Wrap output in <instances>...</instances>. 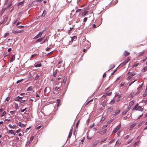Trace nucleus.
Wrapping results in <instances>:
<instances>
[{
	"instance_id": "1",
	"label": "nucleus",
	"mask_w": 147,
	"mask_h": 147,
	"mask_svg": "<svg viewBox=\"0 0 147 147\" xmlns=\"http://www.w3.org/2000/svg\"><path fill=\"white\" fill-rule=\"evenodd\" d=\"M138 104H137L134 107L133 109H134L136 111H142L143 110V108L142 107L138 106Z\"/></svg>"
},
{
	"instance_id": "2",
	"label": "nucleus",
	"mask_w": 147,
	"mask_h": 147,
	"mask_svg": "<svg viewBox=\"0 0 147 147\" xmlns=\"http://www.w3.org/2000/svg\"><path fill=\"white\" fill-rule=\"evenodd\" d=\"M107 126V125H104L102 127V131H101L102 134L105 133L106 132V127Z\"/></svg>"
},
{
	"instance_id": "3",
	"label": "nucleus",
	"mask_w": 147,
	"mask_h": 147,
	"mask_svg": "<svg viewBox=\"0 0 147 147\" xmlns=\"http://www.w3.org/2000/svg\"><path fill=\"white\" fill-rule=\"evenodd\" d=\"M42 32H40L34 38V39H37L40 37L42 34Z\"/></svg>"
},
{
	"instance_id": "4",
	"label": "nucleus",
	"mask_w": 147,
	"mask_h": 147,
	"mask_svg": "<svg viewBox=\"0 0 147 147\" xmlns=\"http://www.w3.org/2000/svg\"><path fill=\"white\" fill-rule=\"evenodd\" d=\"M131 72H129L127 74V76H129L127 78V80H129L132 78V76L131 75Z\"/></svg>"
},
{
	"instance_id": "5",
	"label": "nucleus",
	"mask_w": 147,
	"mask_h": 147,
	"mask_svg": "<svg viewBox=\"0 0 147 147\" xmlns=\"http://www.w3.org/2000/svg\"><path fill=\"white\" fill-rule=\"evenodd\" d=\"M50 89H49L47 87L45 88L44 90V93L48 94L50 92Z\"/></svg>"
},
{
	"instance_id": "6",
	"label": "nucleus",
	"mask_w": 147,
	"mask_h": 147,
	"mask_svg": "<svg viewBox=\"0 0 147 147\" xmlns=\"http://www.w3.org/2000/svg\"><path fill=\"white\" fill-rule=\"evenodd\" d=\"M73 130V128H71V129L70 131H69V134L68 137V138H70L71 137V135H72V134Z\"/></svg>"
},
{
	"instance_id": "7",
	"label": "nucleus",
	"mask_w": 147,
	"mask_h": 147,
	"mask_svg": "<svg viewBox=\"0 0 147 147\" xmlns=\"http://www.w3.org/2000/svg\"><path fill=\"white\" fill-rule=\"evenodd\" d=\"M141 89L139 87L138 88H137L138 92L136 93H135L134 92H133V94L134 95H138L140 93Z\"/></svg>"
},
{
	"instance_id": "8",
	"label": "nucleus",
	"mask_w": 147,
	"mask_h": 147,
	"mask_svg": "<svg viewBox=\"0 0 147 147\" xmlns=\"http://www.w3.org/2000/svg\"><path fill=\"white\" fill-rule=\"evenodd\" d=\"M15 55H13L12 57H11L10 60L9 61V62L11 63L15 59Z\"/></svg>"
},
{
	"instance_id": "9",
	"label": "nucleus",
	"mask_w": 147,
	"mask_h": 147,
	"mask_svg": "<svg viewBox=\"0 0 147 147\" xmlns=\"http://www.w3.org/2000/svg\"><path fill=\"white\" fill-rule=\"evenodd\" d=\"M120 129V128L118 126H117L115 129L113 130V132H117Z\"/></svg>"
},
{
	"instance_id": "10",
	"label": "nucleus",
	"mask_w": 147,
	"mask_h": 147,
	"mask_svg": "<svg viewBox=\"0 0 147 147\" xmlns=\"http://www.w3.org/2000/svg\"><path fill=\"white\" fill-rule=\"evenodd\" d=\"M87 9H86L84 12H83L82 13V15L85 16L88 13V11H87Z\"/></svg>"
},
{
	"instance_id": "11",
	"label": "nucleus",
	"mask_w": 147,
	"mask_h": 147,
	"mask_svg": "<svg viewBox=\"0 0 147 147\" xmlns=\"http://www.w3.org/2000/svg\"><path fill=\"white\" fill-rule=\"evenodd\" d=\"M41 63H39L38 64H36V63H35L34 65V66L35 67H40L41 66Z\"/></svg>"
},
{
	"instance_id": "12",
	"label": "nucleus",
	"mask_w": 147,
	"mask_h": 147,
	"mask_svg": "<svg viewBox=\"0 0 147 147\" xmlns=\"http://www.w3.org/2000/svg\"><path fill=\"white\" fill-rule=\"evenodd\" d=\"M129 54V53L126 51H125L124 53V56L125 57L127 56Z\"/></svg>"
},
{
	"instance_id": "13",
	"label": "nucleus",
	"mask_w": 147,
	"mask_h": 147,
	"mask_svg": "<svg viewBox=\"0 0 147 147\" xmlns=\"http://www.w3.org/2000/svg\"><path fill=\"white\" fill-rule=\"evenodd\" d=\"M24 1H21V2L19 3H18V5H17V6H19V5H24Z\"/></svg>"
},
{
	"instance_id": "14",
	"label": "nucleus",
	"mask_w": 147,
	"mask_h": 147,
	"mask_svg": "<svg viewBox=\"0 0 147 147\" xmlns=\"http://www.w3.org/2000/svg\"><path fill=\"white\" fill-rule=\"evenodd\" d=\"M7 17H5L4 18V19L3 20V21L2 23L4 24V23H5L7 21Z\"/></svg>"
},
{
	"instance_id": "15",
	"label": "nucleus",
	"mask_w": 147,
	"mask_h": 147,
	"mask_svg": "<svg viewBox=\"0 0 147 147\" xmlns=\"http://www.w3.org/2000/svg\"><path fill=\"white\" fill-rule=\"evenodd\" d=\"M8 132L9 133L12 134L14 135H15L16 134L12 130H9L8 131Z\"/></svg>"
},
{
	"instance_id": "16",
	"label": "nucleus",
	"mask_w": 147,
	"mask_h": 147,
	"mask_svg": "<svg viewBox=\"0 0 147 147\" xmlns=\"http://www.w3.org/2000/svg\"><path fill=\"white\" fill-rule=\"evenodd\" d=\"M43 38H41L38 39L36 41V42H38L41 41L43 39Z\"/></svg>"
},
{
	"instance_id": "17",
	"label": "nucleus",
	"mask_w": 147,
	"mask_h": 147,
	"mask_svg": "<svg viewBox=\"0 0 147 147\" xmlns=\"http://www.w3.org/2000/svg\"><path fill=\"white\" fill-rule=\"evenodd\" d=\"M136 124H134L132 125L130 127L129 130H131L135 126Z\"/></svg>"
},
{
	"instance_id": "18",
	"label": "nucleus",
	"mask_w": 147,
	"mask_h": 147,
	"mask_svg": "<svg viewBox=\"0 0 147 147\" xmlns=\"http://www.w3.org/2000/svg\"><path fill=\"white\" fill-rule=\"evenodd\" d=\"M113 109V107H110L108 109V111L109 112H111Z\"/></svg>"
},
{
	"instance_id": "19",
	"label": "nucleus",
	"mask_w": 147,
	"mask_h": 147,
	"mask_svg": "<svg viewBox=\"0 0 147 147\" xmlns=\"http://www.w3.org/2000/svg\"><path fill=\"white\" fill-rule=\"evenodd\" d=\"M46 13H47V12L46 11V10H44V11H43V13H42V16L44 17L45 16V15H46Z\"/></svg>"
},
{
	"instance_id": "20",
	"label": "nucleus",
	"mask_w": 147,
	"mask_h": 147,
	"mask_svg": "<svg viewBox=\"0 0 147 147\" xmlns=\"http://www.w3.org/2000/svg\"><path fill=\"white\" fill-rule=\"evenodd\" d=\"M99 141H96L94 143V144H93V146H95L96 145L99 143Z\"/></svg>"
},
{
	"instance_id": "21",
	"label": "nucleus",
	"mask_w": 147,
	"mask_h": 147,
	"mask_svg": "<svg viewBox=\"0 0 147 147\" xmlns=\"http://www.w3.org/2000/svg\"><path fill=\"white\" fill-rule=\"evenodd\" d=\"M12 32L13 33H14V34H16L18 33H20L21 32V31H18L17 30H12Z\"/></svg>"
},
{
	"instance_id": "22",
	"label": "nucleus",
	"mask_w": 147,
	"mask_h": 147,
	"mask_svg": "<svg viewBox=\"0 0 147 147\" xmlns=\"http://www.w3.org/2000/svg\"><path fill=\"white\" fill-rule=\"evenodd\" d=\"M134 101H131L129 103V106H130V107L131 106L134 104Z\"/></svg>"
},
{
	"instance_id": "23",
	"label": "nucleus",
	"mask_w": 147,
	"mask_h": 147,
	"mask_svg": "<svg viewBox=\"0 0 147 147\" xmlns=\"http://www.w3.org/2000/svg\"><path fill=\"white\" fill-rule=\"evenodd\" d=\"M125 64H126L124 62L122 63L121 64H120L119 65V67H123L124 65H125Z\"/></svg>"
},
{
	"instance_id": "24",
	"label": "nucleus",
	"mask_w": 147,
	"mask_h": 147,
	"mask_svg": "<svg viewBox=\"0 0 147 147\" xmlns=\"http://www.w3.org/2000/svg\"><path fill=\"white\" fill-rule=\"evenodd\" d=\"M93 99H92L90 100H89V101L87 102L86 104V105H85L86 106L87 105H88L91 102L93 101Z\"/></svg>"
},
{
	"instance_id": "25",
	"label": "nucleus",
	"mask_w": 147,
	"mask_h": 147,
	"mask_svg": "<svg viewBox=\"0 0 147 147\" xmlns=\"http://www.w3.org/2000/svg\"><path fill=\"white\" fill-rule=\"evenodd\" d=\"M147 70V66L145 67L142 70V72H145L146 70Z\"/></svg>"
},
{
	"instance_id": "26",
	"label": "nucleus",
	"mask_w": 147,
	"mask_h": 147,
	"mask_svg": "<svg viewBox=\"0 0 147 147\" xmlns=\"http://www.w3.org/2000/svg\"><path fill=\"white\" fill-rule=\"evenodd\" d=\"M19 126L20 127H21L22 126V127H24L25 126V125H24L23 124V123H21V122H19Z\"/></svg>"
},
{
	"instance_id": "27",
	"label": "nucleus",
	"mask_w": 147,
	"mask_h": 147,
	"mask_svg": "<svg viewBox=\"0 0 147 147\" xmlns=\"http://www.w3.org/2000/svg\"><path fill=\"white\" fill-rule=\"evenodd\" d=\"M26 100H21V101H20V105H22L23 104V103Z\"/></svg>"
},
{
	"instance_id": "28",
	"label": "nucleus",
	"mask_w": 147,
	"mask_h": 147,
	"mask_svg": "<svg viewBox=\"0 0 147 147\" xmlns=\"http://www.w3.org/2000/svg\"><path fill=\"white\" fill-rule=\"evenodd\" d=\"M120 112V111L119 109H118L115 111V114L116 115H118Z\"/></svg>"
},
{
	"instance_id": "29",
	"label": "nucleus",
	"mask_w": 147,
	"mask_h": 147,
	"mask_svg": "<svg viewBox=\"0 0 147 147\" xmlns=\"http://www.w3.org/2000/svg\"><path fill=\"white\" fill-rule=\"evenodd\" d=\"M128 111V110L124 111H123V112L122 115H125L126 114V113Z\"/></svg>"
},
{
	"instance_id": "30",
	"label": "nucleus",
	"mask_w": 147,
	"mask_h": 147,
	"mask_svg": "<svg viewBox=\"0 0 147 147\" xmlns=\"http://www.w3.org/2000/svg\"><path fill=\"white\" fill-rule=\"evenodd\" d=\"M130 60V59L128 58H127V59L125 61V62H124L125 64L127 63V62H128V61Z\"/></svg>"
},
{
	"instance_id": "31",
	"label": "nucleus",
	"mask_w": 147,
	"mask_h": 147,
	"mask_svg": "<svg viewBox=\"0 0 147 147\" xmlns=\"http://www.w3.org/2000/svg\"><path fill=\"white\" fill-rule=\"evenodd\" d=\"M76 36H73V37H72L71 38V41H73L74 40H75V39H76Z\"/></svg>"
},
{
	"instance_id": "32",
	"label": "nucleus",
	"mask_w": 147,
	"mask_h": 147,
	"mask_svg": "<svg viewBox=\"0 0 147 147\" xmlns=\"http://www.w3.org/2000/svg\"><path fill=\"white\" fill-rule=\"evenodd\" d=\"M145 51H143V52H142L138 56V57H140L144 55V53Z\"/></svg>"
},
{
	"instance_id": "33",
	"label": "nucleus",
	"mask_w": 147,
	"mask_h": 147,
	"mask_svg": "<svg viewBox=\"0 0 147 147\" xmlns=\"http://www.w3.org/2000/svg\"><path fill=\"white\" fill-rule=\"evenodd\" d=\"M139 143V142L138 141H137V142H135L133 144L134 146H136V145H138Z\"/></svg>"
},
{
	"instance_id": "34",
	"label": "nucleus",
	"mask_w": 147,
	"mask_h": 147,
	"mask_svg": "<svg viewBox=\"0 0 147 147\" xmlns=\"http://www.w3.org/2000/svg\"><path fill=\"white\" fill-rule=\"evenodd\" d=\"M147 95V91H145L143 95V97H145Z\"/></svg>"
},
{
	"instance_id": "35",
	"label": "nucleus",
	"mask_w": 147,
	"mask_h": 147,
	"mask_svg": "<svg viewBox=\"0 0 147 147\" xmlns=\"http://www.w3.org/2000/svg\"><path fill=\"white\" fill-rule=\"evenodd\" d=\"M40 76V75H37L35 78V80H38V78Z\"/></svg>"
},
{
	"instance_id": "36",
	"label": "nucleus",
	"mask_w": 147,
	"mask_h": 147,
	"mask_svg": "<svg viewBox=\"0 0 147 147\" xmlns=\"http://www.w3.org/2000/svg\"><path fill=\"white\" fill-rule=\"evenodd\" d=\"M142 102L145 103L146 104H147V99L146 100H144L142 101Z\"/></svg>"
},
{
	"instance_id": "37",
	"label": "nucleus",
	"mask_w": 147,
	"mask_h": 147,
	"mask_svg": "<svg viewBox=\"0 0 147 147\" xmlns=\"http://www.w3.org/2000/svg\"><path fill=\"white\" fill-rule=\"evenodd\" d=\"M115 102V100L114 99H113L111 100L110 102V103L111 104H113Z\"/></svg>"
},
{
	"instance_id": "38",
	"label": "nucleus",
	"mask_w": 147,
	"mask_h": 147,
	"mask_svg": "<svg viewBox=\"0 0 147 147\" xmlns=\"http://www.w3.org/2000/svg\"><path fill=\"white\" fill-rule=\"evenodd\" d=\"M32 90V87H30L28 88V89H27V91H30L31 90Z\"/></svg>"
},
{
	"instance_id": "39",
	"label": "nucleus",
	"mask_w": 147,
	"mask_h": 147,
	"mask_svg": "<svg viewBox=\"0 0 147 147\" xmlns=\"http://www.w3.org/2000/svg\"><path fill=\"white\" fill-rule=\"evenodd\" d=\"M9 35V33H5L4 35V37H6L7 36H8Z\"/></svg>"
},
{
	"instance_id": "40",
	"label": "nucleus",
	"mask_w": 147,
	"mask_h": 147,
	"mask_svg": "<svg viewBox=\"0 0 147 147\" xmlns=\"http://www.w3.org/2000/svg\"><path fill=\"white\" fill-rule=\"evenodd\" d=\"M113 119H111V120H110L107 123V125L109 124V123H111V122L112 121H113Z\"/></svg>"
},
{
	"instance_id": "41",
	"label": "nucleus",
	"mask_w": 147,
	"mask_h": 147,
	"mask_svg": "<svg viewBox=\"0 0 147 147\" xmlns=\"http://www.w3.org/2000/svg\"><path fill=\"white\" fill-rule=\"evenodd\" d=\"M6 114V112L5 111H4L2 114L1 115V116L3 117Z\"/></svg>"
},
{
	"instance_id": "42",
	"label": "nucleus",
	"mask_w": 147,
	"mask_h": 147,
	"mask_svg": "<svg viewBox=\"0 0 147 147\" xmlns=\"http://www.w3.org/2000/svg\"><path fill=\"white\" fill-rule=\"evenodd\" d=\"M34 138V136H32L30 137V141H32L33 140V139Z\"/></svg>"
},
{
	"instance_id": "43",
	"label": "nucleus",
	"mask_w": 147,
	"mask_h": 147,
	"mask_svg": "<svg viewBox=\"0 0 147 147\" xmlns=\"http://www.w3.org/2000/svg\"><path fill=\"white\" fill-rule=\"evenodd\" d=\"M57 73V72L55 71L53 72V75L55 77V75Z\"/></svg>"
},
{
	"instance_id": "44",
	"label": "nucleus",
	"mask_w": 147,
	"mask_h": 147,
	"mask_svg": "<svg viewBox=\"0 0 147 147\" xmlns=\"http://www.w3.org/2000/svg\"><path fill=\"white\" fill-rule=\"evenodd\" d=\"M138 65H139V63H137L136 64L134 65H133L132 67H137L138 66Z\"/></svg>"
},
{
	"instance_id": "45",
	"label": "nucleus",
	"mask_w": 147,
	"mask_h": 147,
	"mask_svg": "<svg viewBox=\"0 0 147 147\" xmlns=\"http://www.w3.org/2000/svg\"><path fill=\"white\" fill-rule=\"evenodd\" d=\"M27 109V108H26L25 109H22V110H21V112H24V111H26V109Z\"/></svg>"
},
{
	"instance_id": "46",
	"label": "nucleus",
	"mask_w": 147,
	"mask_h": 147,
	"mask_svg": "<svg viewBox=\"0 0 147 147\" xmlns=\"http://www.w3.org/2000/svg\"><path fill=\"white\" fill-rule=\"evenodd\" d=\"M67 80V78H65L63 80V83H65L66 82Z\"/></svg>"
},
{
	"instance_id": "47",
	"label": "nucleus",
	"mask_w": 147,
	"mask_h": 147,
	"mask_svg": "<svg viewBox=\"0 0 147 147\" xmlns=\"http://www.w3.org/2000/svg\"><path fill=\"white\" fill-rule=\"evenodd\" d=\"M111 93H112L111 92H107V93H106V94L107 95L109 96L111 94Z\"/></svg>"
},
{
	"instance_id": "48",
	"label": "nucleus",
	"mask_w": 147,
	"mask_h": 147,
	"mask_svg": "<svg viewBox=\"0 0 147 147\" xmlns=\"http://www.w3.org/2000/svg\"><path fill=\"white\" fill-rule=\"evenodd\" d=\"M14 100L16 101H20V99L17 97V98H16Z\"/></svg>"
},
{
	"instance_id": "49",
	"label": "nucleus",
	"mask_w": 147,
	"mask_h": 147,
	"mask_svg": "<svg viewBox=\"0 0 147 147\" xmlns=\"http://www.w3.org/2000/svg\"><path fill=\"white\" fill-rule=\"evenodd\" d=\"M57 102H58V104L57 105V106L58 107L59 106V102H60V100L59 99H58L57 100Z\"/></svg>"
},
{
	"instance_id": "50",
	"label": "nucleus",
	"mask_w": 147,
	"mask_h": 147,
	"mask_svg": "<svg viewBox=\"0 0 147 147\" xmlns=\"http://www.w3.org/2000/svg\"><path fill=\"white\" fill-rule=\"evenodd\" d=\"M87 18L86 17V18H84V22H86L87 21Z\"/></svg>"
},
{
	"instance_id": "51",
	"label": "nucleus",
	"mask_w": 147,
	"mask_h": 147,
	"mask_svg": "<svg viewBox=\"0 0 147 147\" xmlns=\"http://www.w3.org/2000/svg\"><path fill=\"white\" fill-rule=\"evenodd\" d=\"M124 82H122L120 86L122 87L124 86Z\"/></svg>"
},
{
	"instance_id": "52",
	"label": "nucleus",
	"mask_w": 147,
	"mask_h": 147,
	"mask_svg": "<svg viewBox=\"0 0 147 147\" xmlns=\"http://www.w3.org/2000/svg\"><path fill=\"white\" fill-rule=\"evenodd\" d=\"M107 140V138H105V139H104V140H102L100 142V143H101L102 142H105V141H106Z\"/></svg>"
},
{
	"instance_id": "53",
	"label": "nucleus",
	"mask_w": 147,
	"mask_h": 147,
	"mask_svg": "<svg viewBox=\"0 0 147 147\" xmlns=\"http://www.w3.org/2000/svg\"><path fill=\"white\" fill-rule=\"evenodd\" d=\"M85 137H83V138L82 140H81V142H82V144L83 143V142H84V139H85Z\"/></svg>"
},
{
	"instance_id": "54",
	"label": "nucleus",
	"mask_w": 147,
	"mask_h": 147,
	"mask_svg": "<svg viewBox=\"0 0 147 147\" xmlns=\"http://www.w3.org/2000/svg\"><path fill=\"white\" fill-rule=\"evenodd\" d=\"M136 80H134L133 81H132L131 82V83L129 84V86H130L131 84H132L134 83Z\"/></svg>"
},
{
	"instance_id": "55",
	"label": "nucleus",
	"mask_w": 147,
	"mask_h": 147,
	"mask_svg": "<svg viewBox=\"0 0 147 147\" xmlns=\"http://www.w3.org/2000/svg\"><path fill=\"white\" fill-rule=\"evenodd\" d=\"M60 89V87H56L55 88V90H57L59 89Z\"/></svg>"
},
{
	"instance_id": "56",
	"label": "nucleus",
	"mask_w": 147,
	"mask_h": 147,
	"mask_svg": "<svg viewBox=\"0 0 147 147\" xmlns=\"http://www.w3.org/2000/svg\"><path fill=\"white\" fill-rule=\"evenodd\" d=\"M79 121L76 124V128H77L78 127V125L79 124Z\"/></svg>"
},
{
	"instance_id": "57",
	"label": "nucleus",
	"mask_w": 147,
	"mask_h": 147,
	"mask_svg": "<svg viewBox=\"0 0 147 147\" xmlns=\"http://www.w3.org/2000/svg\"><path fill=\"white\" fill-rule=\"evenodd\" d=\"M114 141V139H113L111 140L109 142V144H111Z\"/></svg>"
},
{
	"instance_id": "58",
	"label": "nucleus",
	"mask_w": 147,
	"mask_h": 147,
	"mask_svg": "<svg viewBox=\"0 0 147 147\" xmlns=\"http://www.w3.org/2000/svg\"><path fill=\"white\" fill-rule=\"evenodd\" d=\"M15 113L14 111H11L10 112V113L11 114H13Z\"/></svg>"
},
{
	"instance_id": "59",
	"label": "nucleus",
	"mask_w": 147,
	"mask_h": 147,
	"mask_svg": "<svg viewBox=\"0 0 147 147\" xmlns=\"http://www.w3.org/2000/svg\"><path fill=\"white\" fill-rule=\"evenodd\" d=\"M36 55V54H33V55H31V56L30 57L31 58H33L34 56L35 55Z\"/></svg>"
},
{
	"instance_id": "60",
	"label": "nucleus",
	"mask_w": 147,
	"mask_h": 147,
	"mask_svg": "<svg viewBox=\"0 0 147 147\" xmlns=\"http://www.w3.org/2000/svg\"><path fill=\"white\" fill-rule=\"evenodd\" d=\"M41 127V125H40L37 128H36V129H40Z\"/></svg>"
},
{
	"instance_id": "61",
	"label": "nucleus",
	"mask_w": 147,
	"mask_h": 147,
	"mask_svg": "<svg viewBox=\"0 0 147 147\" xmlns=\"http://www.w3.org/2000/svg\"><path fill=\"white\" fill-rule=\"evenodd\" d=\"M11 48H9L7 50L8 52H9L10 51H11Z\"/></svg>"
},
{
	"instance_id": "62",
	"label": "nucleus",
	"mask_w": 147,
	"mask_h": 147,
	"mask_svg": "<svg viewBox=\"0 0 147 147\" xmlns=\"http://www.w3.org/2000/svg\"><path fill=\"white\" fill-rule=\"evenodd\" d=\"M30 143V141H28V142H27V143H26V145H29Z\"/></svg>"
},
{
	"instance_id": "63",
	"label": "nucleus",
	"mask_w": 147,
	"mask_h": 147,
	"mask_svg": "<svg viewBox=\"0 0 147 147\" xmlns=\"http://www.w3.org/2000/svg\"><path fill=\"white\" fill-rule=\"evenodd\" d=\"M136 74L134 73H133L131 74V76L132 77H133Z\"/></svg>"
},
{
	"instance_id": "64",
	"label": "nucleus",
	"mask_w": 147,
	"mask_h": 147,
	"mask_svg": "<svg viewBox=\"0 0 147 147\" xmlns=\"http://www.w3.org/2000/svg\"><path fill=\"white\" fill-rule=\"evenodd\" d=\"M106 74L105 73L103 75V78H104L106 77Z\"/></svg>"
}]
</instances>
